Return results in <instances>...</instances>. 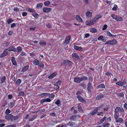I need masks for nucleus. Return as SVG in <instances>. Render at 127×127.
Listing matches in <instances>:
<instances>
[{
	"instance_id": "nucleus-41",
	"label": "nucleus",
	"mask_w": 127,
	"mask_h": 127,
	"mask_svg": "<svg viewBox=\"0 0 127 127\" xmlns=\"http://www.w3.org/2000/svg\"><path fill=\"white\" fill-rule=\"evenodd\" d=\"M6 79V77L5 76H2L1 78V81L2 83H3Z\"/></svg>"
},
{
	"instance_id": "nucleus-60",
	"label": "nucleus",
	"mask_w": 127,
	"mask_h": 127,
	"mask_svg": "<svg viewBox=\"0 0 127 127\" xmlns=\"http://www.w3.org/2000/svg\"><path fill=\"white\" fill-rule=\"evenodd\" d=\"M16 125L15 124H13L11 125H9L6 126V127H15Z\"/></svg>"
},
{
	"instance_id": "nucleus-4",
	"label": "nucleus",
	"mask_w": 127,
	"mask_h": 127,
	"mask_svg": "<svg viewBox=\"0 0 127 127\" xmlns=\"http://www.w3.org/2000/svg\"><path fill=\"white\" fill-rule=\"evenodd\" d=\"M71 37L70 35L67 36L65 39L64 41L63 42L64 44H65V45H67L69 44Z\"/></svg>"
},
{
	"instance_id": "nucleus-64",
	"label": "nucleus",
	"mask_w": 127,
	"mask_h": 127,
	"mask_svg": "<svg viewBox=\"0 0 127 127\" xmlns=\"http://www.w3.org/2000/svg\"><path fill=\"white\" fill-rule=\"evenodd\" d=\"M107 121L108 122H111V117L110 116L107 118Z\"/></svg>"
},
{
	"instance_id": "nucleus-28",
	"label": "nucleus",
	"mask_w": 127,
	"mask_h": 127,
	"mask_svg": "<svg viewBox=\"0 0 127 127\" xmlns=\"http://www.w3.org/2000/svg\"><path fill=\"white\" fill-rule=\"evenodd\" d=\"M29 67V65H26L22 69V71L24 72L26 71Z\"/></svg>"
},
{
	"instance_id": "nucleus-24",
	"label": "nucleus",
	"mask_w": 127,
	"mask_h": 127,
	"mask_svg": "<svg viewBox=\"0 0 127 127\" xmlns=\"http://www.w3.org/2000/svg\"><path fill=\"white\" fill-rule=\"evenodd\" d=\"M117 96L119 98L121 97H123L124 98V94L123 92H122L121 93H118L117 94Z\"/></svg>"
},
{
	"instance_id": "nucleus-18",
	"label": "nucleus",
	"mask_w": 127,
	"mask_h": 127,
	"mask_svg": "<svg viewBox=\"0 0 127 127\" xmlns=\"http://www.w3.org/2000/svg\"><path fill=\"white\" fill-rule=\"evenodd\" d=\"M97 39L98 40L102 41L103 42H104L106 40V39L102 35L99 36L98 38Z\"/></svg>"
},
{
	"instance_id": "nucleus-25",
	"label": "nucleus",
	"mask_w": 127,
	"mask_h": 127,
	"mask_svg": "<svg viewBox=\"0 0 127 127\" xmlns=\"http://www.w3.org/2000/svg\"><path fill=\"white\" fill-rule=\"evenodd\" d=\"M11 62L12 63V64L14 65H17V64L16 63V60L15 58V57H12L11 58Z\"/></svg>"
},
{
	"instance_id": "nucleus-47",
	"label": "nucleus",
	"mask_w": 127,
	"mask_h": 127,
	"mask_svg": "<svg viewBox=\"0 0 127 127\" xmlns=\"http://www.w3.org/2000/svg\"><path fill=\"white\" fill-rule=\"evenodd\" d=\"M61 80H59L57 81L55 84V86H59L61 85Z\"/></svg>"
},
{
	"instance_id": "nucleus-14",
	"label": "nucleus",
	"mask_w": 127,
	"mask_h": 127,
	"mask_svg": "<svg viewBox=\"0 0 127 127\" xmlns=\"http://www.w3.org/2000/svg\"><path fill=\"white\" fill-rule=\"evenodd\" d=\"M57 74V72H54L52 73L50 76H48V78L51 79L54 77Z\"/></svg>"
},
{
	"instance_id": "nucleus-39",
	"label": "nucleus",
	"mask_w": 127,
	"mask_h": 127,
	"mask_svg": "<svg viewBox=\"0 0 127 127\" xmlns=\"http://www.w3.org/2000/svg\"><path fill=\"white\" fill-rule=\"evenodd\" d=\"M62 125L61 124L59 125H57L56 126L57 127H66V125L64 123L62 124Z\"/></svg>"
},
{
	"instance_id": "nucleus-55",
	"label": "nucleus",
	"mask_w": 127,
	"mask_h": 127,
	"mask_svg": "<svg viewBox=\"0 0 127 127\" xmlns=\"http://www.w3.org/2000/svg\"><path fill=\"white\" fill-rule=\"evenodd\" d=\"M10 43V42H7L5 43H4L3 44H4V45H3V46L4 47H6L8 46Z\"/></svg>"
},
{
	"instance_id": "nucleus-31",
	"label": "nucleus",
	"mask_w": 127,
	"mask_h": 127,
	"mask_svg": "<svg viewBox=\"0 0 127 127\" xmlns=\"http://www.w3.org/2000/svg\"><path fill=\"white\" fill-rule=\"evenodd\" d=\"M116 84L120 86H122L123 85V83L122 81L118 82H116Z\"/></svg>"
},
{
	"instance_id": "nucleus-12",
	"label": "nucleus",
	"mask_w": 127,
	"mask_h": 127,
	"mask_svg": "<svg viewBox=\"0 0 127 127\" xmlns=\"http://www.w3.org/2000/svg\"><path fill=\"white\" fill-rule=\"evenodd\" d=\"M87 89L89 92H91L92 91V86L91 83L89 82L87 84Z\"/></svg>"
},
{
	"instance_id": "nucleus-19",
	"label": "nucleus",
	"mask_w": 127,
	"mask_h": 127,
	"mask_svg": "<svg viewBox=\"0 0 127 127\" xmlns=\"http://www.w3.org/2000/svg\"><path fill=\"white\" fill-rule=\"evenodd\" d=\"M76 19L77 21L78 22H81L83 21L79 15H77L76 16Z\"/></svg>"
},
{
	"instance_id": "nucleus-9",
	"label": "nucleus",
	"mask_w": 127,
	"mask_h": 127,
	"mask_svg": "<svg viewBox=\"0 0 127 127\" xmlns=\"http://www.w3.org/2000/svg\"><path fill=\"white\" fill-rule=\"evenodd\" d=\"M77 98L79 101L85 103L86 102V100L80 95H77Z\"/></svg>"
},
{
	"instance_id": "nucleus-35",
	"label": "nucleus",
	"mask_w": 127,
	"mask_h": 127,
	"mask_svg": "<svg viewBox=\"0 0 127 127\" xmlns=\"http://www.w3.org/2000/svg\"><path fill=\"white\" fill-rule=\"evenodd\" d=\"M16 49L17 52H19L21 51L22 50V48L20 46H18L17 47Z\"/></svg>"
},
{
	"instance_id": "nucleus-23",
	"label": "nucleus",
	"mask_w": 127,
	"mask_h": 127,
	"mask_svg": "<svg viewBox=\"0 0 127 127\" xmlns=\"http://www.w3.org/2000/svg\"><path fill=\"white\" fill-rule=\"evenodd\" d=\"M37 116L36 115H33L30 116L29 118V121H32L35 119L37 117Z\"/></svg>"
},
{
	"instance_id": "nucleus-27",
	"label": "nucleus",
	"mask_w": 127,
	"mask_h": 127,
	"mask_svg": "<svg viewBox=\"0 0 127 127\" xmlns=\"http://www.w3.org/2000/svg\"><path fill=\"white\" fill-rule=\"evenodd\" d=\"M74 49L76 50L79 51H82L83 50V49L81 47L74 46Z\"/></svg>"
},
{
	"instance_id": "nucleus-30",
	"label": "nucleus",
	"mask_w": 127,
	"mask_h": 127,
	"mask_svg": "<svg viewBox=\"0 0 127 127\" xmlns=\"http://www.w3.org/2000/svg\"><path fill=\"white\" fill-rule=\"evenodd\" d=\"M33 63L35 65H37L39 64V62L37 60L35 59L33 61Z\"/></svg>"
},
{
	"instance_id": "nucleus-37",
	"label": "nucleus",
	"mask_w": 127,
	"mask_h": 127,
	"mask_svg": "<svg viewBox=\"0 0 127 127\" xmlns=\"http://www.w3.org/2000/svg\"><path fill=\"white\" fill-rule=\"evenodd\" d=\"M110 126V124L108 123H103L102 125V126L103 127H109Z\"/></svg>"
},
{
	"instance_id": "nucleus-53",
	"label": "nucleus",
	"mask_w": 127,
	"mask_h": 127,
	"mask_svg": "<svg viewBox=\"0 0 127 127\" xmlns=\"http://www.w3.org/2000/svg\"><path fill=\"white\" fill-rule=\"evenodd\" d=\"M106 118V117L105 116H104L100 120V122L101 123H102L105 120Z\"/></svg>"
},
{
	"instance_id": "nucleus-29",
	"label": "nucleus",
	"mask_w": 127,
	"mask_h": 127,
	"mask_svg": "<svg viewBox=\"0 0 127 127\" xmlns=\"http://www.w3.org/2000/svg\"><path fill=\"white\" fill-rule=\"evenodd\" d=\"M78 106H77V108L78 110L80 112H82L83 111V109L81 107L80 104L79 103L77 104Z\"/></svg>"
},
{
	"instance_id": "nucleus-62",
	"label": "nucleus",
	"mask_w": 127,
	"mask_h": 127,
	"mask_svg": "<svg viewBox=\"0 0 127 127\" xmlns=\"http://www.w3.org/2000/svg\"><path fill=\"white\" fill-rule=\"evenodd\" d=\"M39 66L41 67H43L44 66V65L43 63L42 62H40V63H39Z\"/></svg>"
},
{
	"instance_id": "nucleus-26",
	"label": "nucleus",
	"mask_w": 127,
	"mask_h": 127,
	"mask_svg": "<svg viewBox=\"0 0 127 127\" xmlns=\"http://www.w3.org/2000/svg\"><path fill=\"white\" fill-rule=\"evenodd\" d=\"M104 97V95L103 94L97 95L96 98V100H99L101 98H103Z\"/></svg>"
},
{
	"instance_id": "nucleus-59",
	"label": "nucleus",
	"mask_w": 127,
	"mask_h": 127,
	"mask_svg": "<svg viewBox=\"0 0 127 127\" xmlns=\"http://www.w3.org/2000/svg\"><path fill=\"white\" fill-rule=\"evenodd\" d=\"M107 26L106 25V24L104 25L102 28V30H105L107 28Z\"/></svg>"
},
{
	"instance_id": "nucleus-7",
	"label": "nucleus",
	"mask_w": 127,
	"mask_h": 127,
	"mask_svg": "<svg viewBox=\"0 0 127 127\" xmlns=\"http://www.w3.org/2000/svg\"><path fill=\"white\" fill-rule=\"evenodd\" d=\"M95 23V22L93 20V18L91 20H87L86 22V25L88 26L93 25Z\"/></svg>"
},
{
	"instance_id": "nucleus-10",
	"label": "nucleus",
	"mask_w": 127,
	"mask_h": 127,
	"mask_svg": "<svg viewBox=\"0 0 127 127\" xmlns=\"http://www.w3.org/2000/svg\"><path fill=\"white\" fill-rule=\"evenodd\" d=\"M74 81L76 83H79L82 81L81 77H76L74 78Z\"/></svg>"
},
{
	"instance_id": "nucleus-61",
	"label": "nucleus",
	"mask_w": 127,
	"mask_h": 127,
	"mask_svg": "<svg viewBox=\"0 0 127 127\" xmlns=\"http://www.w3.org/2000/svg\"><path fill=\"white\" fill-rule=\"evenodd\" d=\"M117 16L116 15L114 14H112L111 16V17L113 18L115 20H116Z\"/></svg>"
},
{
	"instance_id": "nucleus-33",
	"label": "nucleus",
	"mask_w": 127,
	"mask_h": 127,
	"mask_svg": "<svg viewBox=\"0 0 127 127\" xmlns=\"http://www.w3.org/2000/svg\"><path fill=\"white\" fill-rule=\"evenodd\" d=\"M28 11L29 12L32 13H34L35 12V10L30 8H29L28 9Z\"/></svg>"
},
{
	"instance_id": "nucleus-21",
	"label": "nucleus",
	"mask_w": 127,
	"mask_h": 127,
	"mask_svg": "<svg viewBox=\"0 0 127 127\" xmlns=\"http://www.w3.org/2000/svg\"><path fill=\"white\" fill-rule=\"evenodd\" d=\"M86 15L87 17L90 18L92 16V13L89 11H88L86 14Z\"/></svg>"
},
{
	"instance_id": "nucleus-6",
	"label": "nucleus",
	"mask_w": 127,
	"mask_h": 127,
	"mask_svg": "<svg viewBox=\"0 0 127 127\" xmlns=\"http://www.w3.org/2000/svg\"><path fill=\"white\" fill-rule=\"evenodd\" d=\"M13 115L11 114L6 115L5 116V118L8 121H14Z\"/></svg>"
},
{
	"instance_id": "nucleus-54",
	"label": "nucleus",
	"mask_w": 127,
	"mask_h": 127,
	"mask_svg": "<svg viewBox=\"0 0 127 127\" xmlns=\"http://www.w3.org/2000/svg\"><path fill=\"white\" fill-rule=\"evenodd\" d=\"M103 110L104 112H106L108 110V106L107 105H106L105 107L104 108Z\"/></svg>"
},
{
	"instance_id": "nucleus-45",
	"label": "nucleus",
	"mask_w": 127,
	"mask_h": 127,
	"mask_svg": "<svg viewBox=\"0 0 127 127\" xmlns=\"http://www.w3.org/2000/svg\"><path fill=\"white\" fill-rule=\"evenodd\" d=\"M32 15L36 19L39 16V15L37 13L32 14Z\"/></svg>"
},
{
	"instance_id": "nucleus-15",
	"label": "nucleus",
	"mask_w": 127,
	"mask_h": 127,
	"mask_svg": "<svg viewBox=\"0 0 127 127\" xmlns=\"http://www.w3.org/2000/svg\"><path fill=\"white\" fill-rule=\"evenodd\" d=\"M7 49L9 51H12L14 52H15L16 51V48L13 46H10Z\"/></svg>"
},
{
	"instance_id": "nucleus-13",
	"label": "nucleus",
	"mask_w": 127,
	"mask_h": 127,
	"mask_svg": "<svg viewBox=\"0 0 127 127\" xmlns=\"http://www.w3.org/2000/svg\"><path fill=\"white\" fill-rule=\"evenodd\" d=\"M8 54V52L7 51V49L4 50L3 52L1 54L0 56V57L2 58L7 56Z\"/></svg>"
},
{
	"instance_id": "nucleus-42",
	"label": "nucleus",
	"mask_w": 127,
	"mask_h": 127,
	"mask_svg": "<svg viewBox=\"0 0 127 127\" xmlns=\"http://www.w3.org/2000/svg\"><path fill=\"white\" fill-rule=\"evenodd\" d=\"M14 21L13 20H12L10 18H9L7 20V23L8 24H9L11 22Z\"/></svg>"
},
{
	"instance_id": "nucleus-63",
	"label": "nucleus",
	"mask_w": 127,
	"mask_h": 127,
	"mask_svg": "<svg viewBox=\"0 0 127 127\" xmlns=\"http://www.w3.org/2000/svg\"><path fill=\"white\" fill-rule=\"evenodd\" d=\"M45 102V98L43 99H41L40 101V102L43 104V103Z\"/></svg>"
},
{
	"instance_id": "nucleus-57",
	"label": "nucleus",
	"mask_w": 127,
	"mask_h": 127,
	"mask_svg": "<svg viewBox=\"0 0 127 127\" xmlns=\"http://www.w3.org/2000/svg\"><path fill=\"white\" fill-rule=\"evenodd\" d=\"M21 80L20 79H19L17 80L16 82V83L18 85H19L21 83Z\"/></svg>"
},
{
	"instance_id": "nucleus-48",
	"label": "nucleus",
	"mask_w": 127,
	"mask_h": 127,
	"mask_svg": "<svg viewBox=\"0 0 127 127\" xmlns=\"http://www.w3.org/2000/svg\"><path fill=\"white\" fill-rule=\"evenodd\" d=\"M50 1H48L45 2L44 3V4L45 6H47L49 5V4H50Z\"/></svg>"
},
{
	"instance_id": "nucleus-8",
	"label": "nucleus",
	"mask_w": 127,
	"mask_h": 127,
	"mask_svg": "<svg viewBox=\"0 0 127 127\" xmlns=\"http://www.w3.org/2000/svg\"><path fill=\"white\" fill-rule=\"evenodd\" d=\"M72 58L76 61H78L79 59V58L78 55L76 53H73L72 54Z\"/></svg>"
},
{
	"instance_id": "nucleus-38",
	"label": "nucleus",
	"mask_w": 127,
	"mask_h": 127,
	"mask_svg": "<svg viewBox=\"0 0 127 127\" xmlns=\"http://www.w3.org/2000/svg\"><path fill=\"white\" fill-rule=\"evenodd\" d=\"M76 117V115H73L70 117V119L74 121H75Z\"/></svg>"
},
{
	"instance_id": "nucleus-1",
	"label": "nucleus",
	"mask_w": 127,
	"mask_h": 127,
	"mask_svg": "<svg viewBox=\"0 0 127 127\" xmlns=\"http://www.w3.org/2000/svg\"><path fill=\"white\" fill-rule=\"evenodd\" d=\"M124 110L122 107L121 108L119 106H117L115 109L114 116H119V113L121 114H122L124 113Z\"/></svg>"
},
{
	"instance_id": "nucleus-52",
	"label": "nucleus",
	"mask_w": 127,
	"mask_h": 127,
	"mask_svg": "<svg viewBox=\"0 0 127 127\" xmlns=\"http://www.w3.org/2000/svg\"><path fill=\"white\" fill-rule=\"evenodd\" d=\"M82 81L83 80H86L88 79V78L86 76H84L83 77H81Z\"/></svg>"
},
{
	"instance_id": "nucleus-36",
	"label": "nucleus",
	"mask_w": 127,
	"mask_h": 127,
	"mask_svg": "<svg viewBox=\"0 0 127 127\" xmlns=\"http://www.w3.org/2000/svg\"><path fill=\"white\" fill-rule=\"evenodd\" d=\"M90 31L92 33H95L97 32V30L95 28L91 29Z\"/></svg>"
},
{
	"instance_id": "nucleus-50",
	"label": "nucleus",
	"mask_w": 127,
	"mask_h": 127,
	"mask_svg": "<svg viewBox=\"0 0 127 127\" xmlns=\"http://www.w3.org/2000/svg\"><path fill=\"white\" fill-rule=\"evenodd\" d=\"M20 117V115H16L15 116H13V119L14 120H16L18 119Z\"/></svg>"
},
{
	"instance_id": "nucleus-51",
	"label": "nucleus",
	"mask_w": 127,
	"mask_h": 127,
	"mask_svg": "<svg viewBox=\"0 0 127 127\" xmlns=\"http://www.w3.org/2000/svg\"><path fill=\"white\" fill-rule=\"evenodd\" d=\"M11 112L8 109H6L5 112V114L6 115L9 114Z\"/></svg>"
},
{
	"instance_id": "nucleus-17",
	"label": "nucleus",
	"mask_w": 127,
	"mask_h": 127,
	"mask_svg": "<svg viewBox=\"0 0 127 127\" xmlns=\"http://www.w3.org/2000/svg\"><path fill=\"white\" fill-rule=\"evenodd\" d=\"M102 16L100 14H98L95 16L94 18H93V20L96 22L99 19L101 18Z\"/></svg>"
},
{
	"instance_id": "nucleus-46",
	"label": "nucleus",
	"mask_w": 127,
	"mask_h": 127,
	"mask_svg": "<svg viewBox=\"0 0 127 127\" xmlns=\"http://www.w3.org/2000/svg\"><path fill=\"white\" fill-rule=\"evenodd\" d=\"M15 104L14 103H13V102H10L9 103V106L11 107V108H12L13 107L15 106Z\"/></svg>"
},
{
	"instance_id": "nucleus-49",
	"label": "nucleus",
	"mask_w": 127,
	"mask_h": 127,
	"mask_svg": "<svg viewBox=\"0 0 127 127\" xmlns=\"http://www.w3.org/2000/svg\"><path fill=\"white\" fill-rule=\"evenodd\" d=\"M95 39L94 38H91L89 41L90 43H91L95 41Z\"/></svg>"
},
{
	"instance_id": "nucleus-16",
	"label": "nucleus",
	"mask_w": 127,
	"mask_h": 127,
	"mask_svg": "<svg viewBox=\"0 0 127 127\" xmlns=\"http://www.w3.org/2000/svg\"><path fill=\"white\" fill-rule=\"evenodd\" d=\"M43 11L45 12H49L52 10V9L51 8H48L47 7H44L43 8Z\"/></svg>"
},
{
	"instance_id": "nucleus-32",
	"label": "nucleus",
	"mask_w": 127,
	"mask_h": 127,
	"mask_svg": "<svg viewBox=\"0 0 127 127\" xmlns=\"http://www.w3.org/2000/svg\"><path fill=\"white\" fill-rule=\"evenodd\" d=\"M39 44L41 46H43L44 45L46 46V42L45 41H40L39 42Z\"/></svg>"
},
{
	"instance_id": "nucleus-11",
	"label": "nucleus",
	"mask_w": 127,
	"mask_h": 127,
	"mask_svg": "<svg viewBox=\"0 0 127 127\" xmlns=\"http://www.w3.org/2000/svg\"><path fill=\"white\" fill-rule=\"evenodd\" d=\"M98 108L99 107H95L94 109L91 111L90 113L92 115H93L96 114L98 111Z\"/></svg>"
},
{
	"instance_id": "nucleus-2",
	"label": "nucleus",
	"mask_w": 127,
	"mask_h": 127,
	"mask_svg": "<svg viewBox=\"0 0 127 127\" xmlns=\"http://www.w3.org/2000/svg\"><path fill=\"white\" fill-rule=\"evenodd\" d=\"M73 64V63L70 61L66 60L64 61L61 63V65L62 66H64L65 68L66 67L68 68L71 66Z\"/></svg>"
},
{
	"instance_id": "nucleus-22",
	"label": "nucleus",
	"mask_w": 127,
	"mask_h": 127,
	"mask_svg": "<svg viewBox=\"0 0 127 127\" xmlns=\"http://www.w3.org/2000/svg\"><path fill=\"white\" fill-rule=\"evenodd\" d=\"M105 85L103 84H101L97 86L96 88L97 89L99 88H105Z\"/></svg>"
},
{
	"instance_id": "nucleus-58",
	"label": "nucleus",
	"mask_w": 127,
	"mask_h": 127,
	"mask_svg": "<svg viewBox=\"0 0 127 127\" xmlns=\"http://www.w3.org/2000/svg\"><path fill=\"white\" fill-rule=\"evenodd\" d=\"M55 96V95L53 94H51L49 95V97L50 98H53Z\"/></svg>"
},
{
	"instance_id": "nucleus-34",
	"label": "nucleus",
	"mask_w": 127,
	"mask_h": 127,
	"mask_svg": "<svg viewBox=\"0 0 127 127\" xmlns=\"http://www.w3.org/2000/svg\"><path fill=\"white\" fill-rule=\"evenodd\" d=\"M115 20L118 21H122L123 20L122 17H118L117 16Z\"/></svg>"
},
{
	"instance_id": "nucleus-44",
	"label": "nucleus",
	"mask_w": 127,
	"mask_h": 127,
	"mask_svg": "<svg viewBox=\"0 0 127 127\" xmlns=\"http://www.w3.org/2000/svg\"><path fill=\"white\" fill-rule=\"evenodd\" d=\"M80 85L81 86L83 87L84 89H85L86 88V85L84 83H81L80 84Z\"/></svg>"
},
{
	"instance_id": "nucleus-20",
	"label": "nucleus",
	"mask_w": 127,
	"mask_h": 127,
	"mask_svg": "<svg viewBox=\"0 0 127 127\" xmlns=\"http://www.w3.org/2000/svg\"><path fill=\"white\" fill-rule=\"evenodd\" d=\"M65 125H66V127L67 126H69L72 127L75 125V124L74 122L70 121L67 124H65Z\"/></svg>"
},
{
	"instance_id": "nucleus-5",
	"label": "nucleus",
	"mask_w": 127,
	"mask_h": 127,
	"mask_svg": "<svg viewBox=\"0 0 127 127\" xmlns=\"http://www.w3.org/2000/svg\"><path fill=\"white\" fill-rule=\"evenodd\" d=\"M119 116H114L115 119L116 120V122L117 123H119L122 124L123 123V120L122 118H119Z\"/></svg>"
},
{
	"instance_id": "nucleus-43",
	"label": "nucleus",
	"mask_w": 127,
	"mask_h": 127,
	"mask_svg": "<svg viewBox=\"0 0 127 127\" xmlns=\"http://www.w3.org/2000/svg\"><path fill=\"white\" fill-rule=\"evenodd\" d=\"M43 4L42 3H38L36 5V7L38 8H41L42 7Z\"/></svg>"
},
{
	"instance_id": "nucleus-3",
	"label": "nucleus",
	"mask_w": 127,
	"mask_h": 127,
	"mask_svg": "<svg viewBox=\"0 0 127 127\" xmlns=\"http://www.w3.org/2000/svg\"><path fill=\"white\" fill-rule=\"evenodd\" d=\"M117 42V40L114 39H111L107 41L105 44H110L111 45H114L116 44Z\"/></svg>"
},
{
	"instance_id": "nucleus-40",
	"label": "nucleus",
	"mask_w": 127,
	"mask_h": 127,
	"mask_svg": "<svg viewBox=\"0 0 127 127\" xmlns=\"http://www.w3.org/2000/svg\"><path fill=\"white\" fill-rule=\"evenodd\" d=\"M61 103V101L59 99L57 100V101L55 102V103L57 105H58V106H59L60 105Z\"/></svg>"
},
{
	"instance_id": "nucleus-56",
	"label": "nucleus",
	"mask_w": 127,
	"mask_h": 127,
	"mask_svg": "<svg viewBox=\"0 0 127 127\" xmlns=\"http://www.w3.org/2000/svg\"><path fill=\"white\" fill-rule=\"evenodd\" d=\"M19 95L20 96H24V93L23 91H21L19 93Z\"/></svg>"
}]
</instances>
